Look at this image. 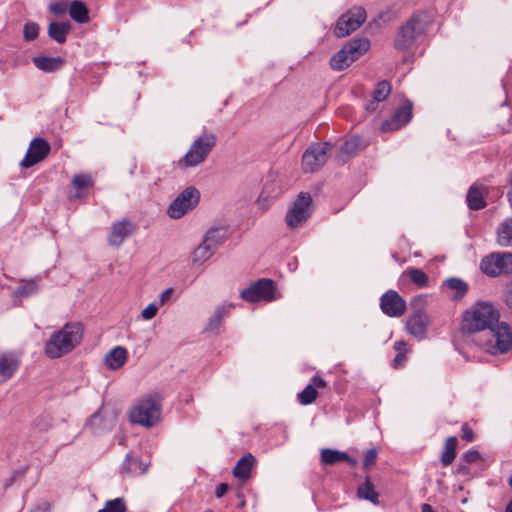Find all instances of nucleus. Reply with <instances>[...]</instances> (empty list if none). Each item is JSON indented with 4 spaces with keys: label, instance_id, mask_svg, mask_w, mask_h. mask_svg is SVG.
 <instances>
[{
    "label": "nucleus",
    "instance_id": "10",
    "mask_svg": "<svg viewBox=\"0 0 512 512\" xmlns=\"http://www.w3.org/2000/svg\"><path fill=\"white\" fill-rule=\"evenodd\" d=\"M332 145L329 142L312 143L305 150L302 156V167L304 172L313 173L321 168L328 159V152Z\"/></svg>",
    "mask_w": 512,
    "mask_h": 512
},
{
    "label": "nucleus",
    "instance_id": "19",
    "mask_svg": "<svg viewBox=\"0 0 512 512\" xmlns=\"http://www.w3.org/2000/svg\"><path fill=\"white\" fill-rule=\"evenodd\" d=\"M321 463L324 465H334L339 462H347L351 466L357 464V460L350 457L346 452L336 449L324 448L320 452Z\"/></svg>",
    "mask_w": 512,
    "mask_h": 512
},
{
    "label": "nucleus",
    "instance_id": "39",
    "mask_svg": "<svg viewBox=\"0 0 512 512\" xmlns=\"http://www.w3.org/2000/svg\"><path fill=\"white\" fill-rule=\"evenodd\" d=\"M391 92V86L388 81H380L373 92V98L377 101H384Z\"/></svg>",
    "mask_w": 512,
    "mask_h": 512
},
{
    "label": "nucleus",
    "instance_id": "47",
    "mask_svg": "<svg viewBox=\"0 0 512 512\" xmlns=\"http://www.w3.org/2000/svg\"><path fill=\"white\" fill-rule=\"evenodd\" d=\"M172 293H173V288L172 287L166 288L159 295V305L163 306L164 304H166L171 299Z\"/></svg>",
    "mask_w": 512,
    "mask_h": 512
},
{
    "label": "nucleus",
    "instance_id": "3",
    "mask_svg": "<svg viewBox=\"0 0 512 512\" xmlns=\"http://www.w3.org/2000/svg\"><path fill=\"white\" fill-rule=\"evenodd\" d=\"M161 411V395L159 393H149L136 401L129 412V419L133 424L151 428L160 421Z\"/></svg>",
    "mask_w": 512,
    "mask_h": 512
},
{
    "label": "nucleus",
    "instance_id": "57",
    "mask_svg": "<svg viewBox=\"0 0 512 512\" xmlns=\"http://www.w3.org/2000/svg\"><path fill=\"white\" fill-rule=\"evenodd\" d=\"M135 169H136V163L133 162L132 165H131L130 174H133Z\"/></svg>",
    "mask_w": 512,
    "mask_h": 512
},
{
    "label": "nucleus",
    "instance_id": "41",
    "mask_svg": "<svg viewBox=\"0 0 512 512\" xmlns=\"http://www.w3.org/2000/svg\"><path fill=\"white\" fill-rule=\"evenodd\" d=\"M72 184L77 190H82L92 184V178L90 175L78 174L73 177Z\"/></svg>",
    "mask_w": 512,
    "mask_h": 512
},
{
    "label": "nucleus",
    "instance_id": "29",
    "mask_svg": "<svg viewBox=\"0 0 512 512\" xmlns=\"http://www.w3.org/2000/svg\"><path fill=\"white\" fill-rule=\"evenodd\" d=\"M497 242L502 247L512 246V218H507L499 224Z\"/></svg>",
    "mask_w": 512,
    "mask_h": 512
},
{
    "label": "nucleus",
    "instance_id": "33",
    "mask_svg": "<svg viewBox=\"0 0 512 512\" xmlns=\"http://www.w3.org/2000/svg\"><path fill=\"white\" fill-rule=\"evenodd\" d=\"M458 440L455 436H450L446 439L444 445V451L441 455V463L443 466H449L453 463L456 457V449Z\"/></svg>",
    "mask_w": 512,
    "mask_h": 512
},
{
    "label": "nucleus",
    "instance_id": "2",
    "mask_svg": "<svg viewBox=\"0 0 512 512\" xmlns=\"http://www.w3.org/2000/svg\"><path fill=\"white\" fill-rule=\"evenodd\" d=\"M83 335L81 323H66L59 331L53 333L45 344V354L51 359L59 358L71 352L80 344Z\"/></svg>",
    "mask_w": 512,
    "mask_h": 512
},
{
    "label": "nucleus",
    "instance_id": "48",
    "mask_svg": "<svg viewBox=\"0 0 512 512\" xmlns=\"http://www.w3.org/2000/svg\"><path fill=\"white\" fill-rule=\"evenodd\" d=\"M228 488H229V487H228V484H226V483H220V484L216 487V489H215V496H216L217 498H221V497H223V496L227 493Z\"/></svg>",
    "mask_w": 512,
    "mask_h": 512
},
{
    "label": "nucleus",
    "instance_id": "11",
    "mask_svg": "<svg viewBox=\"0 0 512 512\" xmlns=\"http://www.w3.org/2000/svg\"><path fill=\"white\" fill-rule=\"evenodd\" d=\"M366 11L362 7H353L337 21L334 34L338 38L348 36L357 30L366 20Z\"/></svg>",
    "mask_w": 512,
    "mask_h": 512
},
{
    "label": "nucleus",
    "instance_id": "36",
    "mask_svg": "<svg viewBox=\"0 0 512 512\" xmlns=\"http://www.w3.org/2000/svg\"><path fill=\"white\" fill-rule=\"evenodd\" d=\"M406 274L408 275L409 279L418 287H426L429 283L428 275L421 269L408 268L406 270Z\"/></svg>",
    "mask_w": 512,
    "mask_h": 512
},
{
    "label": "nucleus",
    "instance_id": "23",
    "mask_svg": "<svg viewBox=\"0 0 512 512\" xmlns=\"http://www.w3.org/2000/svg\"><path fill=\"white\" fill-rule=\"evenodd\" d=\"M127 361V350L122 346H116L105 355V364L111 370L121 368Z\"/></svg>",
    "mask_w": 512,
    "mask_h": 512
},
{
    "label": "nucleus",
    "instance_id": "35",
    "mask_svg": "<svg viewBox=\"0 0 512 512\" xmlns=\"http://www.w3.org/2000/svg\"><path fill=\"white\" fill-rule=\"evenodd\" d=\"M358 495L360 498L369 500L373 504H378V493L375 491L373 484L367 477L365 483L359 486Z\"/></svg>",
    "mask_w": 512,
    "mask_h": 512
},
{
    "label": "nucleus",
    "instance_id": "32",
    "mask_svg": "<svg viewBox=\"0 0 512 512\" xmlns=\"http://www.w3.org/2000/svg\"><path fill=\"white\" fill-rule=\"evenodd\" d=\"M467 203L472 210L483 209L486 206L483 191L474 185L471 186L467 193Z\"/></svg>",
    "mask_w": 512,
    "mask_h": 512
},
{
    "label": "nucleus",
    "instance_id": "13",
    "mask_svg": "<svg viewBox=\"0 0 512 512\" xmlns=\"http://www.w3.org/2000/svg\"><path fill=\"white\" fill-rule=\"evenodd\" d=\"M50 144L43 138H34L29 145L24 159L20 162L22 168H30L43 161L50 153Z\"/></svg>",
    "mask_w": 512,
    "mask_h": 512
},
{
    "label": "nucleus",
    "instance_id": "49",
    "mask_svg": "<svg viewBox=\"0 0 512 512\" xmlns=\"http://www.w3.org/2000/svg\"><path fill=\"white\" fill-rule=\"evenodd\" d=\"M310 385H314V387L317 389V388H325L327 383L323 378H321L319 376H314L311 380Z\"/></svg>",
    "mask_w": 512,
    "mask_h": 512
},
{
    "label": "nucleus",
    "instance_id": "53",
    "mask_svg": "<svg viewBox=\"0 0 512 512\" xmlns=\"http://www.w3.org/2000/svg\"><path fill=\"white\" fill-rule=\"evenodd\" d=\"M394 349L398 351V353L403 352L405 354L406 343L404 341H397L394 343Z\"/></svg>",
    "mask_w": 512,
    "mask_h": 512
},
{
    "label": "nucleus",
    "instance_id": "9",
    "mask_svg": "<svg viewBox=\"0 0 512 512\" xmlns=\"http://www.w3.org/2000/svg\"><path fill=\"white\" fill-rule=\"evenodd\" d=\"M480 268L484 274L490 277L511 274L512 254L508 252L492 253L482 259Z\"/></svg>",
    "mask_w": 512,
    "mask_h": 512
},
{
    "label": "nucleus",
    "instance_id": "1",
    "mask_svg": "<svg viewBox=\"0 0 512 512\" xmlns=\"http://www.w3.org/2000/svg\"><path fill=\"white\" fill-rule=\"evenodd\" d=\"M499 318V311L492 303L479 301L463 314L462 331H486L490 339L482 344L485 350L493 355L506 353L512 348V333L508 324L500 323Z\"/></svg>",
    "mask_w": 512,
    "mask_h": 512
},
{
    "label": "nucleus",
    "instance_id": "42",
    "mask_svg": "<svg viewBox=\"0 0 512 512\" xmlns=\"http://www.w3.org/2000/svg\"><path fill=\"white\" fill-rule=\"evenodd\" d=\"M158 311V305L155 303H150L147 307H145L142 312L141 316L144 320H151L154 318Z\"/></svg>",
    "mask_w": 512,
    "mask_h": 512
},
{
    "label": "nucleus",
    "instance_id": "24",
    "mask_svg": "<svg viewBox=\"0 0 512 512\" xmlns=\"http://www.w3.org/2000/svg\"><path fill=\"white\" fill-rule=\"evenodd\" d=\"M33 63L39 70L53 73L63 66L64 60L61 57L39 56L33 58Z\"/></svg>",
    "mask_w": 512,
    "mask_h": 512
},
{
    "label": "nucleus",
    "instance_id": "8",
    "mask_svg": "<svg viewBox=\"0 0 512 512\" xmlns=\"http://www.w3.org/2000/svg\"><path fill=\"white\" fill-rule=\"evenodd\" d=\"M200 192L194 186L185 188L167 208V215L172 219H180L192 211L199 203Z\"/></svg>",
    "mask_w": 512,
    "mask_h": 512
},
{
    "label": "nucleus",
    "instance_id": "38",
    "mask_svg": "<svg viewBox=\"0 0 512 512\" xmlns=\"http://www.w3.org/2000/svg\"><path fill=\"white\" fill-rule=\"evenodd\" d=\"M298 401L302 405H309L313 403L318 397V392L314 385H307L299 394Z\"/></svg>",
    "mask_w": 512,
    "mask_h": 512
},
{
    "label": "nucleus",
    "instance_id": "17",
    "mask_svg": "<svg viewBox=\"0 0 512 512\" xmlns=\"http://www.w3.org/2000/svg\"><path fill=\"white\" fill-rule=\"evenodd\" d=\"M136 225L127 219L114 222L107 241L110 246L120 247L127 237L132 236L136 231Z\"/></svg>",
    "mask_w": 512,
    "mask_h": 512
},
{
    "label": "nucleus",
    "instance_id": "55",
    "mask_svg": "<svg viewBox=\"0 0 512 512\" xmlns=\"http://www.w3.org/2000/svg\"><path fill=\"white\" fill-rule=\"evenodd\" d=\"M504 512H512V499L507 504Z\"/></svg>",
    "mask_w": 512,
    "mask_h": 512
},
{
    "label": "nucleus",
    "instance_id": "4",
    "mask_svg": "<svg viewBox=\"0 0 512 512\" xmlns=\"http://www.w3.org/2000/svg\"><path fill=\"white\" fill-rule=\"evenodd\" d=\"M370 48V41L365 38L349 40L330 59V67L334 71H342L358 60Z\"/></svg>",
    "mask_w": 512,
    "mask_h": 512
},
{
    "label": "nucleus",
    "instance_id": "5",
    "mask_svg": "<svg viewBox=\"0 0 512 512\" xmlns=\"http://www.w3.org/2000/svg\"><path fill=\"white\" fill-rule=\"evenodd\" d=\"M217 138L214 133L204 131L193 141L187 153L180 160L185 167H195L203 163L213 148L216 146Z\"/></svg>",
    "mask_w": 512,
    "mask_h": 512
},
{
    "label": "nucleus",
    "instance_id": "43",
    "mask_svg": "<svg viewBox=\"0 0 512 512\" xmlns=\"http://www.w3.org/2000/svg\"><path fill=\"white\" fill-rule=\"evenodd\" d=\"M377 456H378V452L375 448H371V449L367 450L365 453V457H364V463H363L364 468L367 469L370 466H372L375 463Z\"/></svg>",
    "mask_w": 512,
    "mask_h": 512
},
{
    "label": "nucleus",
    "instance_id": "44",
    "mask_svg": "<svg viewBox=\"0 0 512 512\" xmlns=\"http://www.w3.org/2000/svg\"><path fill=\"white\" fill-rule=\"evenodd\" d=\"M49 9L52 13L56 15L65 14L67 11V4L64 2H54L50 4Z\"/></svg>",
    "mask_w": 512,
    "mask_h": 512
},
{
    "label": "nucleus",
    "instance_id": "28",
    "mask_svg": "<svg viewBox=\"0 0 512 512\" xmlns=\"http://www.w3.org/2000/svg\"><path fill=\"white\" fill-rule=\"evenodd\" d=\"M148 464L143 463L138 457L128 454L123 461L122 470L128 475H142L147 471Z\"/></svg>",
    "mask_w": 512,
    "mask_h": 512
},
{
    "label": "nucleus",
    "instance_id": "12",
    "mask_svg": "<svg viewBox=\"0 0 512 512\" xmlns=\"http://www.w3.org/2000/svg\"><path fill=\"white\" fill-rule=\"evenodd\" d=\"M240 297L247 302L272 301L275 299V286L271 279L262 278L253 282L240 292Z\"/></svg>",
    "mask_w": 512,
    "mask_h": 512
},
{
    "label": "nucleus",
    "instance_id": "18",
    "mask_svg": "<svg viewBox=\"0 0 512 512\" xmlns=\"http://www.w3.org/2000/svg\"><path fill=\"white\" fill-rule=\"evenodd\" d=\"M412 118V104L407 102L398 108L390 120H386L381 125L383 132H392L406 125Z\"/></svg>",
    "mask_w": 512,
    "mask_h": 512
},
{
    "label": "nucleus",
    "instance_id": "54",
    "mask_svg": "<svg viewBox=\"0 0 512 512\" xmlns=\"http://www.w3.org/2000/svg\"><path fill=\"white\" fill-rule=\"evenodd\" d=\"M507 199H508L510 207L512 208V188H510V190L507 193Z\"/></svg>",
    "mask_w": 512,
    "mask_h": 512
},
{
    "label": "nucleus",
    "instance_id": "34",
    "mask_svg": "<svg viewBox=\"0 0 512 512\" xmlns=\"http://www.w3.org/2000/svg\"><path fill=\"white\" fill-rule=\"evenodd\" d=\"M214 253L215 250L203 240L193 252V262L202 264L212 257Z\"/></svg>",
    "mask_w": 512,
    "mask_h": 512
},
{
    "label": "nucleus",
    "instance_id": "16",
    "mask_svg": "<svg viewBox=\"0 0 512 512\" xmlns=\"http://www.w3.org/2000/svg\"><path fill=\"white\" fill-rule=\"evenodd\" d=\"M21 354L16 351H0V385L9 381L19 370Z\"/></svg>",
    "mask_w": 512,
    "mask_h": 512
},
{
    "label": "nucleus",
    "instance_id": "31",
    "mask_svg": "<svg viewBox=\"0 0 512 512\" xmlns=\"http://www.w3.org/2000/svg\"><path fill=\"white\" fill-rule=\"evenodd\" d=\"M444 286L450 291L454 292L452 298L459 300L465 296L468 292V284L458 277H451L444 281Z\"/></svg>",
    "mask_w": 512,
    "mask_h": 512
},
{
    "label": "nucleus",
    "instance_id": "37",
    "mask_svg": "<svg viewBox=\"0 0 512 512\" xmlns=\"http://www.w3.org/2000/svg\"><path fill=\"white\" fill-rule=\"evenodd\" d=\"M98 512H127V505L122 497H118L105 502L104 507Z\"/></svg>",
    "mask_w": 512,
    "mask_h": 512
},
{
    "label": "nucleus",
    "instance_id": "26",
    "mask_svg": "<svg viewBox=\"0 0 512 512\" xmlns=\"http://www.w3.org/2000/svg\"><path fill=\"white\" fill-rule=\"evenodd\" d=\"M71 29L69 22H51L48 26V36L59 44H63Z\"/></svg>",
    "mask_w": 512,
    "mask_h": 512
},
{
    "label": "nucleus",
    "instance_id": "15",
    "mask_svg": "<svg viewBox=\"0 0 512 512\" xmlns=\"http://www.w3.org/2000/svg\"><path fill=\"white\" fill-rule=\"evenodd\" d=\"M429 324V315L423 309L417 308L408 317L406 321V330L411 336L422 340L426 337Z\"/></svg>",
    "mask_w": 512,
    "mask_h": 512
},
{
    "label": "nucleus",
    "instance_id": "27",
    "mask_svg": "<svg viewBox=\"0 0 512 512\" xmlns=\"http://www.w3.org/2000/svg\"><path fill=\"white\" fill-rule=\"evenodd\" d=\"M227 238V229L223 226L211 227L204 235L203 240L216 250Z\"/></svg>",
    "mask_w": 512,
    "mask_h": 512
},
{
    "label": "nucleus",
    "instance_id": "46",
    "mask_svg": "<svg viewBox=\"0 0 512 512\" xmlns=\"http://www.w3.org/2000/svg\"><path fill=\"white\" fill-rule=\"evenodd\" d=\"M461 432H462L461 437L466 442H472L474 440V432L467 424H464L462 426Z\"/></svg>",
    "mask_w": 512,
    "mask_h": 512
},
{
    "label": "nucleus",
    "instance_id": "21",
    "mask_svg": "<svg viewBox=\"0 0 512 512\" xmlns=\"http://www.w3.org/2000/svg\"><path fill=\"white\" fill-rule=\"evenodd\" d=\"M256 463V458L251 453L244 454L233 468L234 477L242 482L247 481L251 476V470Z\"/></svg>",
    "mask_w": 512,
    "mask_h": 512
},
{
    "label": "nucleus",
    "instance_id": "30",
    "mask_svg": "<svg viewBox=\"0 0 512 512\" xmlns=\"http://www.w3.org/2000/svg\"><path fill=\"white\" fill-rule=\"evenodd\" d=\"M70 17L77 23L89 22V10L84 2L75 0L69 6Z\"/></svg>",
    "mask_w": 512,
    "mask_h": 512
},
{
    "label": "nucleus",
    "instance_id": "56",
    "mask_svg": "<svg viewBox=\"0 0 512 512\" xmlns=\"http://www.w3.org/2000/svg\"><path fill=\"white\" fill-rule=\"evenodd\" d=\"M508 185L510 188H512V171L508 175Z\"/></svg>",
    "mask_w": 512,
    "mask_h": 512
},
{
    "label": "nucleus",
    "instance_id": "50",
    "mask_svg": "<svg viewBox=\"0 0 512 512\" xmlns=\"http://www.w3.org/2000/svg\"><path fill=\"white\" fill-rule=\"evenodd\" d=\"M504 300L507 306L512 310V285L506 289L504 293Z\"/></svg>",
    "mask_w": 512,
    "mask_h": 512
},
{
    "label": "nucleus",
    "instance_id": "25",
    "mask_svg": "<svg viewBox=\"0 0 512 512\" xmlns=\"http://www.w3.org/2000/svg\"><path fill=\"white\" fill-rule=\"evenodd\" d=\"M39 291V283L37 278L22 279L20 285L13 291V298H27L37 294Z\"/></svg>",
    "mask_w": 512,
    "mask_h": 512
},
{
    "label": "nucleus",
    "instance_id": "7",
    "mask_svg": "<svg viewBox=\"0 0 512 512\" xmlns=\"http://www.w3.org/2000/svg\"><path fill=\"white\" fill-rule=\"evenodd\" d=\"M312 214V198L307 192H301L286 213L285 222L291 229L302 226Z\"/></svg>",
    "mask_w": 512,
    "mask_h": 512
},
{
    "label": "nucleus",
    "instance_id": "52",
    "mask_svg": "<svg viewBox=\"0 0 512 512\" xmlns=\"http://www.w3.org/2000/svg\"><path fill=\"white\" fill-rule=\"evenodd\" d=\"M405 354L403 352H400L396 355V357L394 358L393 362H394V367H398L399 365L402 364V362L405 361Z\"/></svg>",
    "mask_w": 512,
    "mask_h": 512
},
{
    "label": "nucleus",
    "instance_id": "20",
    "mask_svg": "<svg viewBox=\"0 0 512 512\" xmlns=\"http://www.w3.org/2000/svg\"><path fill=\"white\" fill-rule=\"evenodd\" d=\"M234 308L233 303H224L216 307L214 313L210 316L206 324V331L216 333L222 325L223 319Z\"/></svg>",
    "mask_w": 512,
    "mask_h": 512
},
{
    "label": "nucleus",
    "instance_id": "6",
    "mask_svg": "<svg viewBox=\"0 0 512 512\" xmlns=\"http://www.w3.org/2000/svg\"><path fill=\"white\" fill-rule=\"evenodd\" d=\"M426 26L424 15H413L406 24L399 29L394 41L395 48L400 51L408 50L414 44L417 36L425 32Z\"/></svg>",
    "mask_w": 512,
    "mask_h": 512
},
{
    "label": "nucleus",
    "instance_id": "45",
    "mask_svg": "<svg viewBox=\"0 0 512 512\" xmlns=\"http://www.w3.org/2000/svg\"><path fill=\"white\" fill-rule=\"evenodd\" d=\"M461 459L467 463H473L480 459V453L477 450L470 449L462 455Z\"/></svg>",
    "mask_w": 512,
    "mask_h": 512
},
{
    "label": "nucleus",
    "instance_id": "22",
    "mask_svg": "<svg viewBox=\"0 0 512 512\" xmlns=\"http://www.w3.org/2000/svg\"><path fill=\"white\" fill-rule=\"evenodd\" d=\"M367 143L360 136L354 135L344 141L338 148V158L354 156L358 151L364 149Z\"/></svg>",
    "mask_w": 512,
    "mask_h": 512
},
{
    "label": "nucleus",
    "instance_id": "51",
    "mask_svg": "<svg viewBox=\"0 0 512 512\" xmlns=\"http://www.w3.org/2000/svg\"><path fill=\"white\" fill-rule=\"evenodd\" d=\"M379 102L380 101H377L376 99L373 98V100L369 101L366 104V106H365L366 110L369 111V112L375 111Z\"/></svg>",
    "mask_w": 512,
    "mask_h": 512
},
{
    "label": "nucleus",
    "instance_id": "14",
    "mask_svg": "<svg viewBox=\"0 0 512 512\" xmlns=\"http://www.w3.org/2000/svg\"><path fill=\"white\" fill-rule=\"evenodd\" d=\"M380 308L389 317H401L406 311V302L398 292L389 290L381 296Z\"/></svg>",
    "mask_w": 512,
    "mask_h": 512
},
{
    "label": "nucleus",
    "instance_id": "40",
    "mask_svg": "<svg viewBox=\"0 0 512 512\" xmlns=\"http://www.w3.org/2000/svg\"><path fill=\"white\" fill-rule=\"evenodd\" d=\"M39 34V26L35 22H27L23 27V37L26 41L35 40Z\"/></svg>",
    "mask_w": 512,
    "mask_h": 512
}]
</instances>
